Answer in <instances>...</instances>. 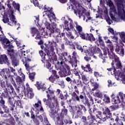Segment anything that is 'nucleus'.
Instances as JSON below:
<instances>
[{
  "mask_svg": "<svg viewBox=\"0 0 125 125\" xmlns=\"http://www.w3.org/2000/svg\"><path fill=\"white\" fill-rule=\"evenodd\" d=\"M90 82L91 83L92 85H93V86H94V88L92 89L93 91L95 90V89H96V88H98V86L99 85L97 83H94V80H93V79H91L90 80Z\"/></svg>",
  "mask_w": 125,
  "mask_h": 125,
  "instance_id": "36",
  "label": "nucleus"
},
{
  "mask_svg": "<svg viewBox=\"0 0 125 125\" xmlns=\"http://www.w3.org/2000/svg\"><path fill=\"white\" fill-rule=\"evenodd\" d=\"M0 64H7L9 66L10 63L7 59V57L5 55H1L0 56Z\"/></svg>",
  "mask_w": 125,
  "mask_h": 125,
  "instance_id": "23",
  "label": "nucleus"
},
{
  "mask_svg": "<svg viewBox=\"0 0 125 125\" xmlns=\"http://www.w3.org/2000/svg\"><path fill=\"white\" fill-rule=\"evenodd\" d=\"M90 47H89V49H88V50H91V51H92L93 52V53H95L96 54H99V57L100 58H101L102 59H104V58H105V57H106L105 56H106V55H105L104 54V55H103L102 53H101V50H100V49L99 47H93L92 45H89Z\"/></svg>",
  "mask_w": 125,
  "mask_h": 125,
  "instance_id": "12",
  "label": "nucleus"
},
{
  "mask_svg": "<svg viewBox=\"0 0 125 125\" xmlns=\"http://www.w3.org/2000/svg\"><path fill=\"white\" fill-rule=\"evenodd\" d=\"M104 17L108 25H111V23H113L112 20H110V17L108 16V10L105 9L104 11Z\"/></svg>",
  "mask_w": 125,
  "mask_h": 125,
  "instance_id": "29",
  "label": "nucleus"
},
{
  "mask_svg": "<svg viewBox=\"0 0 125 125\" xmlns=\"http://www.w3.org/2000/svg\"><path fill=\"white\" fill-rule=\"evenodd\" d=\"M106 4L107 5H108L109 7V15H110V12L111 11V6L110 5H113V6L115 7V9L118 11V10L116 8V7L115 6V5H114V3H113V1L111 0H106Z\"/></svg>",
  "mask_w": 125,
  "mask_h": 125,
  "instance_id": "38",
  "label": "nucleus"
},
{
  "mask_svg": "<svg viewBox=\"0 0 125 125\" xmlns=\"http://www.w3.org/2000/svg\"><path fill=\"white\" fill-rule=\"evenodd\" d=\"M103 115L105 116L104 118H105L106 117H111V116H112V113H111L110 109H109L108 107H105L103 108Z\"/></svg>",
  "mask_w": 125,
  "mask_h": 125,
  "instance_id": "31",
  "label": "nucleus"
},
{
  "mask_svg": "<svg viewBox=\"0 0 125 125\" xmlns=\"http://www.w3.org/2000/svg\"><path fill=\"white\" fill-rule=\"evenodd\" d=\"M31 2H32L34 4L35 6L39 7L40 9H42V7H40V4L38 2V0H30Z\"/></svg>",
  "mask_w": 125,
  "mask_h": 125,
  "instance_id": "42",
  "label": "nucleus"
},
{
  "mask_svg": "<svg viewBox=\"0 0 125 125\" xmlns=\"http://www.w3.org/2000/svg\"><path fill=\"white\" fill-rule=\"evenodd\" d=\"M114 59L113 60L112 62L111 63L112 68L110 69H107L109 71V73H111V75H115V78L116 79L117 81H122L123 83H124L125 84V67L124 68L123 70L122 71V72H120V70H117V72H116V68L117 69H120L122 67V64L121 63V62H120V60L118 58V61L120 63V66H118V64H117V61H116V59H115V57H113V59ZM115 65L116 66V67H115Z\"/></svg>",
  "mask_w": 125,
  "mask_h": 125,
  "instance_id": "4",
  "label": "nucleus"
},
{
  "mask_svg": "<svg viewBox=\"0 0 125 125\" xmlns=\"http://www.w3.org/2000/svg\"><path fill=\"white\" fill-rule=\"evenodd\" d=\"M125 0H115L117 4V10L114 5H110V16L115 22H120L122 19L125 21Z\"/></svg>",
  "mask_w": 125,
  "mask_h": 125,
  "instance_id": "2",
  "label": "nucleus"
},
{
  "mask_svg": "<svg viewBox=\"0 0 125 125\" xmlns=\"http://www.w3.org/2000/svg\"><path fill=\"white\" fill-rule=\"evenodd\" d=\"M115 51L120 56H124L125 55V49L123 46H120L118 44H116Z\"/></svg>",
  "mask_w": 125,
  "mask_h": 125,
  "instance_id": "21",
  "label": "nucleus"
},
{
  "mask_svg": "<svg viewBox=\"0 0 125 125\" xmlns=\"http://www.w3.org/2000/svg\"><path fill=\"white\" fill-rule=\"evenodd\" d=\"M81 120L83 123H86L87 122V121H86V117L85 116H83Z\"/></svg>",
  "mask_w": 125,
  "mask_h": 125,
  "instance_id": "60",
  "label": "nucleus"
},
{
  "mask_svg": "<svg viewBox=\"0 0 125 125\" xmlns=\"http://www.w3.org/2000/svg\"><path fill=\"white\" fill-rule=\"evenodd\" d=\"M97 41L100 44L102 48H105V44H104V41L102 39V36L100 33H97Z\"/></svg>",
  "mask_w": 125,
  "mask_h": 125,
  "instance_id": "30",
  "label": "nucleus"
},
{
  "mask_svg": "<svg viewBox=\"0 0 125 125\" xmlns=\"http://www.w3.org/2000/svg\"><path fill=\"white\" fill-rule=\"evenodd\" d=\"M5 39H6L5 36H4V35L3 34H2V35H0V41L1 42H2V41H3Z\"/></svg>",
  "mask_w": 125,
  "mask_h": 125,
  "instance_id": "58",
  "label": "nucleus"
},
{
  "mask_svg": "<svg viewBox=\"0 0 125 125\" xmlns=\"http://www.w3.org/2000/svg\"><path fill=\"white\" fill-rule=\"evenodd\" d=\"M34 107L36 110V113L37 115H39L40 112L43 113V108L42 107V102H41V101H38V103L35 104L34 105Z\"/></svg>",
  "mask_w": 125,
  "mask_h": 125,
  "instance_id": "19",
  "label": "nucleus"
},
{
  "mask_svg": "<svg viewBox=\"0 0 125 125\" xmlns=\"http://www.w3.org/2000/svg\"><path fill=\"white\" fill-rule=\"evenodd\" d=\"M44 11L43 12V16H47L49 21L51 22V23L50 24L45 19L42 21V24L45 26V27L47 30L46 32H45V28H43L42 26H40L39 31H38V29L35 27L31 28L32 37L35 36L36 40H41V35L43 38L46 39L48 37L47 35H48L49 32H50L49 34L51 35L52 33L56 31L59 32V29H57L56 23L54 22L56 21V17H55L53 11H52V8L46 7V5H45L44 6ZM40 33L41 34H40Z\"/></svg>",
  "mask_w": 125,
  "mask_h": 125,
  "instance_id": "1",
  "label": "nucleus"
},
{
  "mask_svg": "<svg viewBox=\"0 0 125 125\" xmlns=\"http://www.w3.org/2000/svg\"><path fill=\"white\" fill-rule=\"evenodd\" d=\"M82 80L83 81V82H87V81H88L87 78H86V77H85V75L82 76Z\"/></svg>",
  "mask_w": 125,
  "mask_h": 125,
  "instance_id": "56",
  "label": "nucleus"
},
{
  "mask_svg": "<svg viewBox=\"0 0 125 125\" xmlns=\"http://www.w3.org/2000/svg\"><path fill=\"white\" fill-rule=\"evenodd\" d=\"M80 37L83 40H86V41H90V42H94L95 41V38L93 37L92 34L83 33L81 32L80 33Z\"/></svg>",
  "mask_w": 125,
  "mask_h": 125,
  "instance_id": "13",
  "label": "nucleus"
},
{
  "mask_svg": "<svg viewBox=\"0 0 125 125\" xmlns=\"http://www.w3.org/2000/svg\"><path fill=\"white\" fill-rule=\"evenodd\" d=\"M104 39L105 41V42L106 44V46H107V49L106 50L104 49V55H107L108 54V56L109 58L113 59L114 57L117 62L116 65L120 66V62H119V57L115 55L114 53V45H113V42L111 40L108 39V37L104 36Z\"/></svg>",
  "mask_w": 125,
  "mask_h": 125,
  "instance_id": "5",
  "label": "nucleus"
},
{
  "mask_svg": "<svg viewBox=\"0 0 125 125\" xmlns=\"http://www.w3.org/2000/svg\"><path fill=\"white\" fill-rule=\"evenodd\" d=\"M119 35L120 38V42L121 44H123V42L125 43V32L123 31L119 32Z\"/></svg>",
  "mask_w": 125,
  "mask_h": 125,
  "instance_id": "33",
  "label": "nucleus"
},
{
  "mask_svg": "<svg viewBox=\"0 0 125 125\" xmlns=\"http://www.w3.org/2000/svg\"><path fill=\"white\" fill-rule=\"evenodd\" d=\"M115 121L116 123L113 124V125H124V124L123 123V122H121L120 123H119V117L118 116H117Z\"/></svg>",
  "mask_w": 125,
  "mask_h": 125,
  "instance_id": "45",
  "label": "nucleus"
},
{
  "mask_svg": "<svg viewBox=\"0 0 125 125\" xmlns=\"http://www.w3.org/2000/svg\"><path fill=\"white\" fill-rule=\"evenodd\" d=\"M95 121H96V117L90 113V115L87 117V124L89 125H98L94 123Z\"/></svg>",
  "mask_w": 125,
  "mask_h": 125,
  "instance_id": "20",
  "label": "nucleus"
},
{
  "mask_svg": "<svg viewBox=\"0 0 125 125\" xmlns=\"http://www.w3.org/2000/svg\"><path fill=\"white\" fill-rule=\"evenodd\" d=\"M3 109L4 110L5 113H7L8 112H9V109H8L7 106H5V105L3 106Z\"/></svg>",
  "mask_w": 125,
  "mask_h": 125,
  "instance_id": "57",
  "label": "nucleus"
},
{
  "mask_svg": "<svg viewBox=\"0 0 125 125\" xmlns=\"http://www.w3.org/2000/svg\"><path fill=\"white\" fill-rule=\"evenodd\" d=\"M98 14H96V18H99V16L102 15V14H103V11L102 10H99L98 11H97Z\"/></svg>",
  "mask_w": 125,
  "mask_h": 125,
  "instance_id": "53",
  "label": "nucleus"
},
{
  "mask_svg": "<svg viewBox=\"0 0 125 125\" xmlns=\"http://www.w3.org/2000/svg\"><path fill=\"white\" fill-rule=\"evenodd\" d=\"M0 12H1V14L3 13L4 14L5 12V8H4V6L1 5L0 6Z\"/></svg>",
  "mask_w": 125,
  "mask_h": 125,
  "instance_id": "48",
  "label": "nucleus"
},
{
  "mask_svg": "<svg viewBox=\"0 0 125 125\" xmlns=\"http://www.w3.org/2000/svg\"><path fill=\"white\" fill-rule=\"evenodd\" d=\"M11 51V53H9V54L12 60V64L14 67H16V66L19 64V61L17 59L18 55L17 53L14 52V50H12Z\"/></svg>",
  "mask_w": 125,
  "mask_h": 125,
  "instance_id": "11",
  "label": "nucleus"
},
{
  "mask_svg": "<svg viewBox=\"0 0 125 125\" xmlns=\"http://www.w3.org/2000/svg\"><path fill=\"white\" fill-rule=\"evenodd\" d=\"M4 97H6L8 99V104L10 107L11 111H13L14 110V107H15V103L14 101V98L13 97H11L8 94H5Z\"/></svg>",
  "mask_w": 125,
  "mask_h": 125,
  "instance_id": "15",
  "label": "nucleus"
},
{
  "mask_svg": "<svg viewBox=\"0 0 125 125\" xmlns=\"http://www.w3.org/2000/svg\"><path fill=\"white\" fill-rule=\"evenodd\" d=\"M57 46V43L54 41H49L48 43L46 46L47 49L45 50V52L47 53V56L51 57L52 60L56 61L57 60V57L54 52V50Z\"/></svg>",
  "mask_w": 125,
  "mask_h": 125,
  "instance_id": "7",
  "label": "nucleus"
},
{
  "mask_svg": "<svg viewBox=\"0 0 125 125\" xmlns=\"http://www.w3.org/2000/svg\"><path fill=\"white\" fill-rule=\"evenodd\" d=\"M104 101L105 102V103H110V98L106 96V95H104Z\"/></svg>",
  "mask_w": 125,
  "mask_h": 125,
  "instance_id": "46",
  "label": "nucleus"
},
{
  "mask_svg": "<svg viewBox=\"0 0 125 125\" xmlns=\"http://www.w3.org/2000/svg\"><path fill=\"white\" fill-rule=\"evenodd\" d=\"M67 120L65 119L64 121V122L62 121V120H60V117H58L57 118V120L56 121L55 124L56 125H69L72 124V120H70V117H67Z\"/></svg>",
  "mask_w": 125,
  "mask_h": 125,
  "instance_id": "16",
  "label": "nucleus"
},
{
  "mask_svg": "<svg viewBox=\"0 0 125 125\" xmlns=\"http://www.w3.org/2000/svg\"><path fill=\"white\" fill-rule=\"evenodd\" d=\"M7 8L6 9L9 13V17L12 22V24L14 25L15 24V16L14 15V11L12 9V7H11V4H7Z\"/></svg>",
  "mask_w": 125,
  "mask_h": 125,
  "instance_id": "10",
  "label": "nucleus"
},
{
  "mask_svg": "<svg viewBox=\"0 0 125 125\" xmlns=\"http://www.w3.org/2000/svg\"><path fill=\"white\" fill-rule=\"evenodd\" d=\"M108 31L111 33V34H112V35H113L114 36L115 35V31H114V29H113V28H111V27H109L108 28Z\"/></svg>",
  "mask_w": 125,
  "mask_h": 125,
  "instance_id": "54",
  "label": "nucleus"
},
{
  "mask_svg": "<svg viewBox=\"0 0 125 125\" xmlns=\"http://www.w3.org/2000/svg\"><path fill=\"white\" fill-rule=\"evenodd\" d=\"M52 72L53 74L48 78V80L50 82H51V83H54V81H55L56 79H59V76L56 74V71L52 70Z\"/></svg>",
  "mask_w": 125,
  "mask_h": 125,
  "instance_id": "27",
  "label": "nucleus"
},
{
  "mask_svg": "<svg viewBox=\"0 0 125 125\" xmlns=\"http://www.w3.org/2000/svg\"><path fill=\"white\" fill-rule=\"evenodd\" d=\"M44 123L45 124H48V120H47V118H46L45 114H44Z\"/></svg>",
  "mask_w": 125,
  "mask_h": 125,
  "instance_id": "63",
  "label": "nucleus"
},
{
  "mask_svg": "<svg viewBox=\"0 0 125 125\" xmlns=\"http://www.w3.org/2000/svg\"><path fill=\"white\" fill-rule=\"evenodd\" d=\"M74 88L75 89L74 94H79V90L78 89L77 86H75Z\"/></svg>",
  "mask_w": 125,
  "mask_h": 125,
  "instance_id": "61",
  "label": "nucleus"
},
{
  "mask_svg": "<svg viewBox=\"0 0 125 125\" xmlns=\"http://www.w3.org/2000/svg\"><path fill=\"white\" fill-rule=\"evenodd\" d=\"M20 44H21V47L17 46L18 49H19V48L21 49L19 51L18 53H19V56L23 60V59H24V57H25V56L26 55L25 54L26 51H24V49H23V46H25V45H22V44H21V42H20Z\"/></svg>",
  "mask_w": 125,
  "mask_h": 125,
  "instance_id": "22",
  "label": "nucleus"
},
{
  "mask_svg": "<svg viewBox=\"0 0 125 125\" xmlns=\"http://www.w3.org/2000/svg\"><path fill=\"white\" fill-rule=\"evenodd\" d=\"M60 60H61L60 64L61 66L59 68L61 72L62 73L64 76L67 75V72H70V67L67 65L64 64V62L63 61V58L62 57H60Z\"/></svg>",
  "mask_w": 125,
  "mask_h": 125,
  "instance_id": "9",
  "label": "nucleus"
},
{
  "mask_svg": "<svg viewBox=\"0 0 125 125\" xmlns=\"http://www.w3.org/2000/svg\"><path fill=\"white\" fill-rule=\"evenodd\" d=\"M21 76L22 77V79H21V77L18 76L17 75L15 76V78L17 83H22V82L25 81V75L23 73H21Z\"/></svg>",
  "mask_w": 125,
  "mask_h": 125,
  "instance_id": "32",
  "label": "nucleus"
},
{
  "mask_svg": "<svg viewBox=\"0 0 125 125\" xmlns=\"http://www.w3.org/2000/svg\"><path fill=\"white\" fill-rule=\"evenodd\" d=\"M67 10L73 9L74 14L76 15H79L80 19L83 18V21H85L86 23L89 21L93 23V19L90 17L89 12L86 11L84 8L83 7L81 4L75 1H71V4H67Z\"/></svg>",
  "mask_w": 125,
  "mask_h": 125,
  "instance_id": "3",
  "label": "nucleus"
},
{
  "mask_svg": "<svg viewBox=\"0 0 125 125\" xmlns=\"http://www.w3.org/2000/svg\"><path fill=\"white\" fill-rule=\"evenodd\" d=\"M106 120H108L110 125H113L115 121L113 118H110V116H106V117H104L103 121L104 122V121H106Z\"/></svg>",
  "mask_w": 125,
  "mask_h": 125,
  "instance_id": "35",
  "label": "nucleus"
},
{
  "mask_svg": "<svg viewBox=\"0 0 125 125\" xmlns=\"http://www.w3.org/2000/svg\"><path fill=\"white\" fill-rule=\"evenodd\" d=\"M64 109L62 110V114L63 115L66 116L68 110L65 109V106H63Z\"/></svg>",
  "mask_w": 125,
  "mask_h": 125,
  "instance_id": "49",
  "label": "nucleus"
},
{
  "mask_svg": "<svg viewBox=\"0 0 125 125\" xmlns=\"http://www.w3.org/2000/svg\"><path fill=\"white\" fill-rule=\"evenodd\" d=\"M88 47H89V46L85 45L83 46L84 52L86 55L84 57L85 61H89L90 60L91 58L89 56H92L93 58L94 59H97V57L94 55V53H93V52L91 51V50H88Z\"/></svg>",
  "mask_w": 125,
  "mask_h": 125,
  "instance_id": "8",
  "label": "nucleus"
},
{
  "mask_svg": "<svg viewBox=\"0 0 125 125\" xmlns=\"http://www.w3.org/2000/svg\"><path fill=\"white\" fill-rule=\"evenodd\" d=\"M95 114H96V117L97 119H100V120H103V119L104 118V117H99V116H101L102 115V112L101 111H97L96 113Z\"/></svg>",
  "mask_w": 125,
  "mask_h": 125,
  "instance_id": "44",
  "label": "nucleus"
},
{
  "mask_svg": "<svg viewBox=\"0 0 125 125\" xmlns=\"http://www.w3.org/2000/svg\"><path fill=\"white\" fill-rule=\"evenodd\" d=\"M2 42V44L4 46V47L5 48H9L10 50H8V52L9 53H11L12 52V50H13V46L12 45H10V42L8 39L5 38L3 40Z\"/></svg>",
  "mask_w": 125,
  "mask_h": 125,
  "instance_id": "18",
  "label": "nucleus"
},
{
  "mask_svg": "<svg viewBox=\"0 0 125 125\" xmlns=\"http://www.w3.org/2000/svg\"><path fill=\"white\" fill-rule=\"evenodd\" d=\"M0 104H1V106H4V104H5V102L2 99L0 100Z\"/></svg>",
  "mask_w": 125,
  "mask_h": 125,
  "instance_id": "64",
  "label": "nucleus"
},
{
  "mask_svg": "<svg viewBox=\"0 0 125 125\" xmlns=\"http://www.w3.org/2000/svg\"><path fill=\"white\" fill-rule=\"evenodd\" d=\"M67 18L68 21L66 20V18L65 17H63L62 18V20L64 21V32H66L65 33L68 38L71 39L72 40H74L75 37L71 33V30H73L75 29L74 22L73 21V20L71 18Z\"/></svg>",
  "mask_w": 125,
  "mask_h": 125,
  "instance_id": "6",
  "label": "nucleus"
},
{
  "mask_svg": "<svg viewBox=\"0 0 125 125\" xmlns=\"http://www.w3.org/2000/svg\"><path fill=\"white\" fill-rule=\"evenodd\" d=\"M82 69L84 70V72H87V70H85V69H87L89 72H92V69L90 67V64H87L85 67L82 66Z\"/></svg>",
  "mask_w": 125,
  "mask_h": 125,
  "instance_id": "37",
  "label": "nucleus"
},
{
  "mask_svg": "<svg viewBox=\"0 0 125 125\" xmlns=\"http://www.w3.org/2000/svg\"><path fill=\"white\" fill-rule=\"evenodd\" d=\"M75 46H76L77 49H78V50H81V52H83V47H82V46H81V45H79L77 44H75Z\"/></svg>",
  "mask_w": 125,
  "mask_h": 125,
  "instance_id": "50",
  "label": "nucleus"
},
{
  "mask_svg": "<svg viewBox=\"0 0 125 125\" xmlns=\"http://www.w3.org/2000/svg\"><path fill=\"white\" fill-rule=\"evenodd\" d=\"M74 23L76 25V30L78 31L79 34H81V33H82V31H83V27H82V26L80 25H79L78 22L75 21Z\"/></svg>",
  "mask_w": 125,
  "mask_h": 125,
  "instance_id": "40",
  "label": "nucleus"
},
{
  "mask_svg": "<svg viewBox=\"0 0 125 125\" xmlns=\"http://www.w3.org/2000/svg\"><path fill=\"white\" fill-rule=\"evenodd\" d=\"M124 99H125V94H119L116 96V99L114 100V104H120Z\"/></svg>",
  "mask_w": 125,
  "mask_h": 125,
  "instance_id": "24",
  "label": "nucleus"
},
{
  "mask_svg": "<svg viewBox=\"0 0 125 125\" xmlns=\"http://www.w3.org/2000/svg\"><path fill=\"white\" fill-rule=\"evenodd\" d=\"M8 71H11L13 74H14V76H17V73L15 72V69H13V68L10 67L8 68Z\"/></svg>",
  "mask_w": 125,
  "mask_h": 125,
  "instance_id": "47",
  "label": "nucleus"
},
{
  "mask_svg": "<svg viewBox=\"0 0 125 125\" xmlns=\"http://www.w3.org/2000/svg\"><path fill=\"white\" fill-rule=\"evenodd\" d=\"M8 35L9 36L10 38L12 39V42H13V41L15 42L18 47H22V46H21V44H20V41L17 40V38H15L14 35L11 34L10 33H8Z\"/></svg>",
  "mask_w": 125,
  "mask_h": 125,
  "instance_id": "28",
  "label": "nucleus"
},
{
  "mask_svg": "<svg viewBox=\"0 0 125 125\" xmlns=\"http://www.w3.org/2000/svg\"><path fill=\"white\" fill-rule=\"evenodd\" d=\"M6 84L8 89L7 93H9L10 94H11V93H13V94H15V93L14 92V88H13L12 85H11L10 83H6Z\"/></svg>",
  "mask_w": 125,
  "mask_h": 125,
  "instance_id": "34",
  "label": "nucleus"
},
{
  "mask_svg": "<svg viewBox=\"0 0 125 125\" xmlns=\"http://www.w3.org/2000/svg\"><path fill=\"white\" fill-rule=\"evenodd\" d=\"M39 90H41L42 91H44L46 89L45 87V84L43 83L37 82L35 84Z\"/></svg>",
  "mask_w": 125,
  "mask_h": 125,
  "instance_id": "25",
  "label": "nucleus"
},
{
  "mask_svg": "<svg viewBox=\"0 0 125 125\" xmlns=\"http://www.w3.org/2000/svg\"><path fill=\"white\" fill-rule=\"evenodd\" d=\"M34 21L36 24L37 23L39 25H40L39 24V21H40V18L39 16H34Z\"/></svg>",
  "mask_w": 125,
  "mask_h": 125,
  "instance_id": "52",
  "label": "nucleus"
},
{
  "mask_svg": "<svg viewBox=\"0 0 125 125\" xmlns=\"http://www.w3.org/2000/svg\"><path fill=\"white\" fill-rule=\"evenodd\" d=\"M35 75H36L35 72L29 73V78L30 80H33L34 78H35Z\"/></svg>",
  "mask_w": 125,
  "mask_h": 125,
  "instance_id": "55",
  "label": "nucleus"
},
{
  "mask_svg": "<svg viewBox=\"0 0 125 125\" xmlns=\"http://www.w3.org/2000/svg\"><path fill=\"white\" fill-rule=\"evenodd\" d=\"M5 72H6V69H3L0 71V75L5 80H7V77L6 76V74H5Z\"/></svg>",
  "mask_w": 125,
  "mask_h": 125,
  "instance_id": "39",
  "label": "nucleus"
},
{
  "mask_svg": "<svg viewBox=\"0 0 125 125\" xmlns=\"http://www.w3.org/2000/svg\"><path fill=\"white\" fill-rule=\"evenodd\" d=\"M28 61L30 62L31 61L30 59H28L27 60V59L26 58V57H24L23 60H22V62H23V64L26 69V70H27L28 71L27 73L30 74V69H31V66H30V65H29V63H28Z\"/></svg>",
  "mask_w": 125,
  "mask_h": 125,
  "instance_id": "26",
  "label": "nucleus"
},
{
  "mask_svg": "<svg viewBox=\"0 0 125 125\" xmlns=\"http://www.w3.org/2000/svg\"><path fill=\"white\" fill-rule=\"evenodd\" d=\"M112 39L113 40H114V41H115V42H116V43H117L116 44H117V45H118V37L114 36H113L112 37Z\"/></svg>",
  "mask_w": 125,
  "mask_h": 125,
  "instance_id": "59",
  "label": "nucleus"
},
{
  "mask_svg": "<svg viewBox=\"0 0 125 125\" xmlns=\"http://www.w3.org/2000/svg\"><path fill=\"white\" fill-rule=\"evenodd\" d=\"M39 53L42 57V62H43V63H46L44 66H45L47 69H50L51 67V63H50L49 62L45 60V57L46 56V55L44 53H43V51H39Z\"/></svg>",
  "mask_w": 125,
  "mask_h": 125,
  "instance_id": "17",
  "label": "nucleus"
},
{
  "mask_svg": "<svg viewBox=\"0 0 125 125\" xmlns=\"http://www.w3.org/2000/svg\"><path fill=\"white\" fill-rule=\"evenodd\" d=\"M26 86L28 94H34V92H33V89L30 87L28 83H26Z\"/></svg>",
  "mask_w": 125,
  "mask_h": 125,
  "instance_id": "41",
  "label": "nucleus"
},
{
  "mask_svg": "<svg viewBox=\"0 0 125 125\" xmlns=\"http://www.w3.org/2000/svg\"><path fill=\"white\" fill-rule=\"evenodd\" d=\"M13 5L15 9H17L19 12H20V5L18 3H16L15 2H13Z\"/></svg>",
  "mask_w": 125,
  "mask_h": 125,
  "instance_id": "43",
  "label": "nucleus"
},
{
  "mask_svg": "<svg viewBox=\"0 0 125 125\" xmlns=\"http://www.w3.org/2000/svg\"><path fill=\"white\" fill-rule=\"evenodd\" d=\"M2 21L4 23H8V25H10V26H17V27H18L17 30H18V29H19V27H20V24L17 23V21H16V19L15 18V24H12V22L11 21V20H10V19L9 21V19L7 18V16H3Z\"/></svg>",
  "mask_w": 125,
  "mask_h": 125,
  "instance_id": "14",
  "label": "nucleus"
},
{
  "mask_svg": "<svg viewBox=\"0 0 125 125\" xmlns=\"http://www.w3.org/2000/svg\"><path fill=\"white\" fill-rule=\"evenodd\" d=\"M77 114L78 117H82V116H83V112H82V111H77Z\"/></svg>",
  "mask_w": 125,
  "mask_h": 125,
  "instance_id": "62",
  "label": "nucleus"
},
{
  "mask_svg": "<svg viewBox=\"0 0 125 125\" xmlns=\"http://www.w3.org/2000/svg\"><path fill=\"white\" fill-rule=\"evenodd\" d=\"M46 93H47V94H53V93H54V91L52 89L48 88V90L46 91Z\"/></svg>",
  "mask_w": 125,
  "mask_h": 125,
  "instance_id": "51",
  "label": "nucleus"
}]
</instances>
